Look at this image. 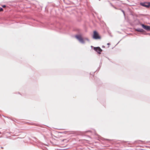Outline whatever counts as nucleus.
<instances>
[{
    "mask_svg": "<svg viewBox=\"0 0 150 150\" xmlns=\"http://www.w3.org/2000/svg\"><path fill=\"white\" fill-rule=\"evenodd\" d=\"M101 37L96 31H94V39L99 40L101 39Z\"/></svg>",
    "mask_w": 150,
    "mask_h": 150,
    "instance_id": "f257e3e1",
    "label": "nucleus"
},
{
    "mask_svg": "<svg viewBox=\"0 0 150 150\" xmlns=\"http://www.w3.org/2000/svg\"><path fill=\"white\" fill-rule=\"evenodd\" d=\"M94 50L99 54H100L102 51V50L99 47H94Z\"/></svg>",
    "mask_w": 150,
    "mask_h": 150,
    "instance_id": "f03ea898",
    "label": "nucleus"
},
{
    "mask_svg": "<svg viewBox=\"0 0 150 150\" xmlns=\"http://www.w3.org/2000/svg\"><path fill=\"white\" fill-rule=\"evenodd\" d=\"M76 38L81 43L83 42V40L82 37L80 35L76 36Z\"/></svg>",
    "mask_w": 150,
    "mask_h": 150,
    "instance_id": "7ed1b4c3",
    "label": "nucleus"
},
{
    "mask_svg": "<svg viewBox=\"0 0 150 150\" xmlns=\"http://www.w3.org/2000/svg\"><path fill=\"white\" fill-rule=\"evenodd\" d=\"M142 5L146 8H149L150 7V3H144L142 4Z\"/></svg>",
    "mask_w": 150,
    "mask_h": 150,
    "instance_id": "20e7f679",
    "label": "nucleus"
},
{
    "mask_svg": "<svg viewBox=\"0 0 150 150\" xmlns=\"http://www.w3.org/2000/svg\"><path fill=\"white\" fill-rule=\"evenodd\" d=\"M143 28L145 30H150V26H147L144 25V24L142 25Z\"/></svg>",
    "mask_w": 150,
    "mask_h": 150,
    "instance_id": "39448f33",
    "label": "nucleus"
},
{
    "mask_svg": "<svg viewBox=\"0 0 150 150\" xmlns=\"http://www.w3.org/2000/svg\"><path fill=\"white\" fill-rule=\"evenodd\" d=\"M136 30L137 31L141 32H143V30L142 29H136Z\"/></svg>",
    "mask_w": 150,
    "mask_h": 150,
    "instance_id": "423d86ee",
    "label": "nucleus"
},
{
    "mask_svg": "<svg viewBox=\"0 0 150 150\" xmlns=\"http://www.w3.org/2000/svg\"><path fill=\"white\" fill-rule=\"evenodd\" d=\"M3 11V9L1 8H0V12Z\"/></svg>",
    "mask_w": 150,
    "mask_h": 150,
    "instance_id": "0eeeda50",
    "label": "nucleus"
},
{
    "mask_svg": "<svg viewBox=\"0 0 150 150\" xmlns=\"http://www.w3.org/2000/svg\"><path fill=\"white\" fill-rule=\"evenodd\" d=\"M2 6H3V8H5V7H6V6L5 5H3Z\"/></svg>",
    "mask_w": 150,
    "mask_h": 150,
    "instance_id": "6e6552de",
    "label": "nucleus"
},
{
    "mask_svg": "<svg viewBox=\"0 0 150 150\" xmlns=\"http://www.w3.org/2000/svg\"><path fill=\"white\" fill-rule=\"evenodd\" d=\"M92 36H93V38H94V34Z\"/></svg>",
    "mask_w": 150,
    "mask_h": 150,
    "instance_id": "1a4fd4ad",
    "label": "nucleus"
},
{
    "mask_svg": "<svg viewBox=\"0 0 150 150\" xmlns=\"http://www.w3.org/2000/svg\"><path fill=\"white\" fill-rule=\"evenodd\" d=\"M108 44V45H110V43H108V44Z\"/></svg>",
    "mask_w": 150,
    "mask_h": 150,
    "instance_id": "9d476101",
    "label": "nucleus"
},
{
    "mask_svg": "<svg viewBox=\"0 0 150 150\" xmlns=\"http://www.w3.org/2000/svg\"><path fill=\"white\" fill-rule=\"evenodd\" d=\"M99 1H100V0H99Z\"/></svg>",
    "mask_w": 150,
    "mask_h": 150,
    "instance_id": "9b49d317",
    "label": "nucleus"
}]
</instances>
